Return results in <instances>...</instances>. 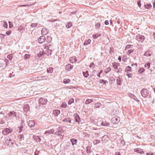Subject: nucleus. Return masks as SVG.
<instances>
[{
    "label": "nucleus",
    "mask_w": 155,
    "mask_h": 155,
    "mask_svg": "<svg viewBox=\"0 0 155 155\" xmlns=\"http://www.w3.org/2000/svg\"><path fill=\"white\" fill-rule=\"evenodd\" d=\"M45 38L44 36H42L39 37L38 39V42L40 43H44L45 41Z\"/></svg>",
    "instance_id": "9d476101"
},
{
    "label": "nucleus",
    "mask_w": 155,
    "mask_h": 155,
    "mask_svg": "<svg viewBox=\"0 0 155 155\" xmlns=\"http://www.w3.org/2000/svg\"><path fill=\"white\" fill-rule=\"evenodd\" d=\"M31 5L27 4V5H20L19 6V7H25V6H30Z\"/></svg>",
    "instance_id": "4d7b16f0"
},
{
    "label": "nucleus",
    "mask_w": 155,
    "mask_h": 155,
    "mask_svg": "<svg viewBox=\"0 0 155 155\" xmlns=\"http://www.w3.org/2000/svg\"><path fill=\"white\" fill-rule=\"evenodd\" d=\"M135 39L139 42H142L145 39V37L144 36L139 34L136 36Z\"/></svg>",
    "instance_id": "f03ea898"
},
{
    "label": "nucleus",
    "mask_w": 155,
    "mask_h": 155,
    "mask_svg": "<svg viewBox=\"0 0 155 155\" xmlns=\"http://www.w3.org/2000/svg\"><path fill=\"white\" fill-rule=\"evenodd\" d=\"M112 64L113 67L115 69H117L118 67L120 65L119 63L115 62L113 63Z\"/></svg>",
    "instance_id": "f8f14e48"
},
{
    "label": "nucleus",
    "mask_w": 155,
    "mask_h": 155,
    "mask_svg": "<svg viewBox=\"0 0 155 155\" xmlns=\"http://www.w3.org/2000/svg\"><path fill=\"white\" fill-rule=\"evenodd\" d=\"M111 70V68L110 67H109L108 68H106L104 70V72L106 74L108 73Z\"/></svg>",
    "instance_id": "c85d7f7f"
},
{
    "label": "nucleus",
    "mask_w": 155,
    "mask_h": 155,
    "mask_svg": "<svg viewBox=\"0 0 155 155\" xmlns=\"http://www.w3.org/2000/svg\"><path fill=\"white\" fill-rule=\"evenodd\" d=\"M24 110L25 112H27L29 111V107L28 104L24 105L23 107Z\"/></svg>",
    "instance_id": "4468645a"
},
{
    "label": "nucleus",
    "mask_w": 155,
    "mask_h": 155,
    "mask_svg": "<svg viewBox=\"0 0 155 155\" xmlns=\"http://www.w3.org/2000/svg\"><path fill=\"white\" fill-rule=\"evenodd\" d=\"M145 69L143 68H140L139 70H138V73L140 74H142L143 73Z\"/></svg>",
    "instance_id": "473e14b6"
},
{
    "label": "nucleus",
    "mask_w": 155,
    "mask_h": 155,
    "mask_svg": "<svg viewBox=\"0 0 155 155\" xmlns=\"http://www.w3.org/2000/svg\"><path fill=\"white\" fill-rule=\"evenodd\" d=\"M101 124L103 126H108V124L106 123V122H102L101 123Z\"/></svg>",
    "instance_id": "de8ad7c7"
},
{
    "label": "nucleus",
    "mask_w": 155,
    "mask_h": 155,
    "mask_svg": "<svg viewBox=\"0 0 155 155\" xmlns=\"http://www.w3.org/2000/svg\"><path fill=\"white\" fill-rule=\"evenodd\" d=\"M18 137L20 140H21L22 138H24V136L23 134H21L19 135Z\"/></svg>",
    "instance_id": "8fccbe9b"
},
{
    "label": "nucleus",
    "mask_w": 155,
    "mask_h": 155,
    "mask_svg": "<svg viewBox=\"0 0 155 155\" xmlns=\"http://www.w3.org/2000/svg\"><path fill=\"white\" fill-rule=\"evenodd\" d=\"M104 23L106 25H108L109 24V21L108 20H106L105 21Z\"/></svg>",
    "instance_id": "e2e57ef3"
},
{
    "label": "nucleus",
    "mask_w": 155,
    "mask_h": 155,
    "mask_svg": "<svg viewBox=\"0 0 155 155\" xmlns=\"http://www.w3.org/2000/svg\"><path fill=\"white\" fill-rule=\"evenodd\" d=\"M8 115L11 119H12L16 117V114L14 111H12L9 113Z\"/></svg>",
    "instance_id": "7ed1b4c3"
},
{
    "label": "nucleus",
    "mask_w": 155,
    "mask_h": 155,
    "mask_svg": "<svg viewBox=\"0 0 155 155\" xmlns=\"http://www.w3.org/2000/svg\"><path fill=\"white\" fill-rule=\"evenodd\" d=\"M125 71H127V72H130L132 71L131 68L129 66H127L125 69Z\"/></svg>",
    "instance_id": "c756f323"
},
{
    "label": "nucleus",
    "mask_w": 155,
    "mask_h": 155,
    "mask_svg": "<svg viewBox=\"0 0 155 155\" xmlns=\"http://www.w3.org/2000/svg\"><path fill=\"white\" fill-rule=\"evenodd\" d=\"M137 5L139 7H140L141 6V4H140V1L138 0L137 1Z\"/></svg>",
    "instance_id": "13d9d810"
},
{
    "label": "nucleus",
    "mask_w": 155,
    "mask_h": 155,
    "mask_svg": "<svg viewBox=\"0 0 155 155\" xmlns=\"http://www.w3.org/2000/svg\"><path fill=\"white\" fill-rule=\"evenodd\" d=\"M101 35V34L100 33L94 34L93 35V37L95 39L100 36Z\"/></svg>",
    "instance_id": "cd10ccee"
},
{
    "label": "nucleus",
    "mask_w": 155,
    "mask_h": 155,
    "mask_svg": "<svg viewBox=\"0 0 155 155\" xmlns=\"http://www.w3.org/2000/svg\"><path fill=\"white\" fill-rule=\"evenodd\" d=\"M150 63H146L144 65V67L145 68L148 69L150 68Z\"/></svg>",
    "instance_id": "4c0bfd02"
},
{
    "label": "nucleus",
    "mask_w": 155,
    "mask_h": 155,
    "mask_svg": "<svg viewBox=\"0 0 155 155\" xmlns=\"http://www.w3.org/2000/svg\"><path fill=\"white\" fill-rule=\"evenodd\" d=\"M12 130L11 128H6L4 129L2 131V134L5 135L11 133L12 131Z\"/></svg>",
    "instance_id": "20e7f679"
},
{
    "label": "nucleus",
    "mask_w": 155,
    "mask_h": 155,
    "mask_svg": "<svg viewBox=\"0 0 155 155\" xmlns=\"http://www.w3.org/2000/svg\"><path fill=\"white\" fill-rule=\"evenodd\" d=\"M64 131L62 129V128L61 127H58V130L54 133L55 135H57L58 136L61 135V134Z\"/></svg>",
    "instance_id": "423d86ee"
},
{
    "label": "nucleus",
    "mask_w": 155,
    "mask_h": 155,
    "mask_svg": "<svg viewBox=\"0 0 155 155\" xmlns=\"http://www.w3.org/2000/svg\"><path fill=\"white\" fill-rule=\"evenodd\" d=\"M153 155V153H150V152H149V153H147L146 155Z\"/></svg>",
    "instance_id": "69168bd1"
},
{
    "label": "nucleus",
    "mask_w": 155,
    "mask_h": 155,
    "mask_svg": "<svg viewBox=\"0 0 155 155\" xmlns=\"http://www.w3.org/2000/svg\"><path fill=\"white\" fill-rule=\"evenodd\" d=\"M8 23H9V28H12V26L11 25L12 22H10V21H9Z\"/></svg>",
    "instance_id": "680f3d73"
},
{
    "label": "nucleus",
    "mask_w": 155,
    "mask_h": 155,
    "mask_svg": "<svg viewBox=\"0 0 155 155\" xmlns=\"http://www.w3.org/2000/svg\"><path fill=\"white\" fill-rule=\"evenodd\" d=\"M117 84L118 85H121V80L120 79V78H119L118 79H117Z\"/></svg>",
    "instance_id": "79ce46f5"
},
{
    "label": "nucleus",
    "mask_w": 155,
    "mask_h": 155,
    "mask_svg": "<svg viewBox=\"0 0 155 155\" xmlns=\"http://www.w3.org/2000/svg\"><path fill=\"white\" fill-rule=\"evenodd\" d=\"M141 94L143 97L146 98L149 95V91L147 89H143L141 91Z\"/></svg>",
    "instance_id": "f257e3e1"
},
{
    "label": "nucleus",
    "mask_w": 155,
    "mask_h": 155,
    "mask_svg": "<svg viewBox=\"0 0 155 155\" xmlns=\"http://www.w3.org/2000/svg\"><path fill=\"white\" fill-rule=\"evenodd\" d=\"M1 25L5 28H7L8 26V24L7 22L3 21L1 22Z\"/></svg>",
    "instance_id": "a211bd4d"
},
{
    "label": "nucleus",
    "mask_w": 155,
    "mask_h": 155,
    "mask_svg": "<svg viewBox=\"0 0 155 155\" xmlns=\"http://www.w3.org/2000/svg\"><path fill=\"white\" fill-rule=\"evenodd\" d=\"M95 26L97 28H99L100 27V23H97L96 25Z\"/></svg>",
    "instance_id": "6e6d98bb"
},
{
    "label": "nucleus",
    "mask_w": 155,
    "mask_h": 155,
    "mask_svg": "<svg viewBox=\"0 0 155 155\" xmlns=\"http://www.w3.org/2000/svg\"><path fill=\"white\" fill-rule=\"evenodd\" d=\"M47 102V100L46 99L41 98L39 100V103L40 104H45Z\"/></svg>",
    "instance_id": "6e6552de"
},
{
    "label": "nucleus",
    "mask_w": 155,
    "mask_h": 155,
    "mask_svg": "<svg viewBox=\"0 0 155 155\" xmlns=\"http://www.w3.org/2000/svg\"><path fill=\"white\" fill-rule=\"evenodd\" d=\"M152 53L150 51H147L145 52L144 55L146 56H150L152 54Z\"/></svg>",
    "instance_id": "dca6fc26"
},
{
    "label": "nucleus",
    "mask_w": 155,
    "mask_h": 155,
    "mask_svg": "<svg viewBox=\"0 0 155 155\" xmlns=\"http://www.w3.org/2000/svg\"><path fill=\"white\" fill-rule=\"evenodd\" d=\"M60 113V111L59 110H54L53 111V114L55 116H57Z\"/></svg>",
    "instance_id": "ddd939ff"
},
{
    "label": "nucleus",
    "mask_w": 155,
    "mask_h": 155,
    "mask_svg": "<svg viewBox=\"0 0 155 155\" xmlns=\"http://www.w3.org/2000/svg\"><path fill=\"white\" fill-rule=\"evenodd\" d=\"M89 147H87V153H90L91 152L90 149H89Z\"/></svg>",
    "instance_id": "052dcab7"
},
{
    "label": "nucleus",
    "mask_w": 155,
    "mask_h": 155,
    "mask_svg": "<svg viewBox=\"0 0 155 155\" xmlns=\"http://www.w3.org/2000/svg\"><path fill=\"white\" fill-rule=\"evenodd\" d=\"M39 80H46L47 79V77L46 76H41L38 78Z\"/></svg>",
    "instance_id": "a878e982"
},
{
    "label": "nucleus",
    "mask_w": 155,
    "mask_h": 155,
    "mask_svg": "<svg viewBox=\"0 0 155 155\" xmlns=\"http://www.w3.org/2000/svg\"><path fill=\"white\" fill-rule=\"evenodd\" d=\"M108 137L107 136L105 135L103 136L102 138V141L103 142H106L108 141Z\"/></svg>",
    "instance_id": "4be33fe9"
},
{
    "label": "nucleus",
    "mask_w": 155,
    "mask_h": 155,
    "mask_svg": "<svg viewBox=\"0 0 155 155\" xmlns=\"http://www.w3.org/2000/svg\"><path fill=\"white\" fill-rule=\"evenodd\" d=\"M6 61H8V60L6 59V61L5 60L3 61H2V62H1L0 63V67H3L5 64V67H6V66L7 65Z\"/></svg>",
    "instance_id": "6ab92c4d"
},
{
    "label": "nucleus",
    "mask_w": 155,
    "mask_h": 155,
    "mask_svg": "<svg viewBox=\"0 0 155 155\" xmlns=\"http://www.w3.org/2000/svg\"><path fill=\"white\" fill-rule=\"evenodd\" d=\"M33 138L36 142H39L41 140L38 136H33Z\"/></svg>",
    "instance_id": "5701e85b"
},
{
    "label": "nucleus",
    "mask_w": 155,
    "mask_h": 155,
    "mask_svg": "<svg viewBox=\"0 0 155 155\" xmlns=\"http://www.w3.org/2000/svg\"><path fill=\"white\" fill-rule=\"evenodd\" d=\"M50 131L49 133H52L54 132V130L53 129H51V130H49Z\"/></svg>",
    "instance_id": "338daca9"
},
{
    "label": "nucleus",
    "mask_w": 155,
    "mask_h": 155,
    "mask_svg": "<svg viewBox=\"0 0 155 155\" xmlns=\"http://www.w3.org/2000/svg\"><path fill=\"white\" fill-rule=\"evenodd\" d=\"M28 125L30 127H34L35 125V124L34 121L30 120L28 121Z\"/></svg>",
    "instance_id": "412c9836"
},
{
    "label": "nucleus",
    "mask_w": 155,
    "mask_h": 155,
    "mask_svg": "<svg viewBox=\"0 0 155 155\" xmlns=\"http://www.w3.org/2000/svg\"><path fill=\"white\" fill-rule=\"evenodd\" d=\"M72 25V23L71 22H68L66 25V27L67 28H69L71 27Z\"/></svg>",
    "instance_id": "2f4dec72"
},
{
    "label": "nucleus",
    "mask_w": 155,
    "mask_h": 155,
    "mask_svg": "<svg viewBox=\"0 0 155 155\" xmlns=\"http://www.w3.org/2000/svg\"><path fill=\"white\" fill-rule=\"evenodd\" d=\"M23 29V27L22 26H20L18 28V30L19 31H21Z\"/></svg>",
    "instance_id": "5fc2aeb1"
},
{
    "label": "nucleus",
    "mask_w": 155,
    "mask_h": 155,
    "mask_svg": "<svg viewBox=\"0 0 155 155\" xmlns=\"http://www.w3.org/2000/svg\"><path fill=\"white\" fill-rule=\"evenodd\" d=\"M120 121V118L118 117H113L111 120V122L113 124H117Z\"/></svg>",
    "instance_id": "39448f33"
},
{
    "label": "nucleus",
    "mask_w": 155,
    "mask_h": 155,
    "mask_svg": "<svg viewBox=\"0 0 155 155\" xmlns=\"http://www.w3.org/2000/svg\"><path fill=\"white\" fill-rule=\"evenodd\" d=\"M100 83H103L104 85H105L106 83H108V82L107 81L102 79L100 80Z\"/></svg>",
    "instance_id": "a19ab883"
},
{
    "label": "nucleus",
    "mask_w": 155,
    "mask_h": 155,
    "mask_svg": "<svg viewBox=\"0 0 155 155\" xmlns=\"http://www.w3.org/2000/svg\"><path fill=\"white\" fill-rule=\"evenodd\" d=\"M71 120L69 118H66L62 120V121L63 122H69L70 123H71Z\"/></svg>",
    "instance_id": "b1692460"
},
{
    "label": "nucleus",
    "mask_w": 155,
    "mask_h": 155,
    "mask_svg": "<svg viewBox=\"0 0 155 155\" xmlns=\"http://www.w3.org/2000/svg\"><path fill=\"white\" fill-rule=\"evenodd\" d=\"M70 82V80L67 78L64 79L63 80V82L65 84L69 83Z\"/></svg>",
    "instance_id": "7c9ffc66"
},
{
    "label": "nucleus",
    "mask_w": 155,
    "mask_h": 155,
    "mask_svg": "<svg viewBox=\"0 0 155 155\" xmlns=\"http://www.w3.org/2000/svg\"><path fill=\"white\" fill-rule=\"evenodd\" d=\"M54 68H48L47 69V72L48 73H51L53 71Z\"/></svg>",
    "instance_id": "bb28decb"
},
{
    "label": "nucleus",
    "mask_w": 155,
    "mask_h": 155,
    "mask_svg": "<svg viewBox=\"0 0 155 155\" xmlns=\"http://www.w3.org/2000/svg\"><path fill=\"white\" fill-rule=\"evenodd\" d=\"M88 71H86L85 72H83V74L85 78H87L89 75Z\"/></svg>",
    "instance_id": "72a5a7b5"
},
{
    "label": "nucleus",
    "mask_w": 155,
    "mask_h": 155,
    "mask_svg": "<svg viewBox=\"0 0 155 155\" xmlns=\"http://www.w3.org/2000/svg\"><path fill=\"white\" fill-rule=\"evenodd\" d=\"M101 106V104L100 103H97L95 104L94 107L96 108H98Z\"/></svg>",
    "instance_id": "f704fd0d"
},
{
    "label": "nucleus",
    "mask_w": 155,
    "mask_h": 155,
    "mask_svg": "<svg viewBox=\"0 0 155 155\" xmlns=\"http://www.w3.org/2000/svg\"><path fill=\"white\" fill-rule=\"evenodd\" d=\"M30 56V54H25L24 56V58L25 59H27L29 58Z\"/></svg>",
    "instance_id": "37998d69"
},
{
    "label": "nucleus",
    "mask_w": 155,
    "mask_h": 155,
    "mask_svg": "<svg viewBox=\"0 0 155 155\" xmlns=\"http://www.w3.org/2000/svg\"><path fill=\"white\" fill-rule=\"evenodd\" d=\"M71 141L72 143V144L73 145L74 144H76L77 142V140L74 139H71Z\"/></svg>",
    "instance_id": "393cba45"
},
{
    "label": "nucleus",
    "mask_w": 155,
    "mask_h": 155,
    "mask_svg": "<svg viewBox=\"0 0 155 155\" xmlns=\"http://www.w3.org/2000/svg\"><path fill=\"white\" fill-rule=\"evenodd\" d=\"M100 142V140H95L93 141V143L94 145H96Z\"/></svg>",
    "instance_id": "58836bf2"
},
{
    "label": "nucleus",
    "mask_w": 155,
    "mask_h": 155,
    "mask_svg": "<svg viewBox=\"0 0 155 155\" xmlns=\"http://www.w3.org/2000/svg\"><path fill=\"white\" fill-rule=\"evenodd\" d=\"M51 41V38L50 37H49L48 38V41H47V42H50Z\"/></svg>",
    "instance_id": "774afa93"
},
{
    "label": "nucleus",
    "mask_w": 155,
    "mask_h": 155,
    "mask_svg": "<svg viewBox=\"0 0 155 155\" xmlns=\"http://www.w3.org/2000/svg\"><path fill=\"white\" fill-rule=\"evenodd\" d=\"M91 40L90 39H89L88 40L86 41L84 43V45H87L88 44H90L91 42Z\"/></svg>",
    "instance_id": "c9c22d12"
},
{
    "label": "nucleus",
    "mask_w": 155,
    "mask_h": 155,
    "mask_svg": "<svg viewBox=\"0 0 155 155\" xmlns=\"http://www.w3.org/2000/svg\"><path fill=\"white\" fill-rule=\"evenodd\" d=\"M127 76L128 78H131L133 76V75L132 74L129 73L128 72H127Z\"/></svg>",
    "instance_id": "3c124183"
},
{
    "label": "nucleus",
    "mask_w": 155,
    "mask_h": 155,
    "mask_svg": "<svg viewBox=\"0 0 155 155\" xmlns=\"http://www.w3.org/2000/svg\"><path fill=\"white\" fill-rule=\"evenodd\" d=\"M37 26V23H32L31 25V26L32 28H34Z\"/></svg>",
    "instance_id": "603ef678"
},
{
    "label": "nucleus",
    "mask_w": 155,
    "mask_h": 155,
    "mask_svg": "<svg viewBox=\"0 0 155 155\" xmlns=\"http://www.w3.org/2000/svg\"><path fill=\"white\" fill-rule=\"evenodd\" d=\"M11 32H12V31H11L10 30H9V31H7L6 33V34L8 35H9L10 34H11Z\"/></svg>",
    "instance_id": "864d4df0"
},
{
    "label": "nucleus",
    "mask_w": 155,
    "mask_h": 155,
    "mask_svg": "<svg viewBox=\"0 0 155 155\" xmlns=\"http://www.w3.org/2000/svg\"><path fill=\"white\" fill-rule=\"evenodd\" d=\"M144 7L146 8H149L151 7V5L150 4H147L145 5Z\"/></svg>",
    "instance_id": "a18cd8bd"
},
{
    "label": "nucleus",
    "mask_w": 155,
    "mask_h": 155,
    "mask_svg": "<svg viewBox=\"0 0 155 155\" xmlns=\"http://www.w3.org/2000/svg\"><path fill=\"white\" fill-rule=\"evenodd\" d=\"M115 155H121L120 153L119 152H117L115 153Z\"/></svg>",
    "instance_id": "0e129e2a"
},
{
    "label": "nucleus",
    "mask_w": 155,
    "mask_h": 155,
    "mask_svg": "<svg viewBox=\"0 0 155 155\" xmlns=\"http://www.w3.org/2000/svg\"><path fill=\"white\" fill-rule=\"evenodd\" d=\"M42 35H46L48 33V30L46 29L43 28L42 29Z\"/></svg>",
    "instance_id": "2eb2a0df"
},
{
    "label": "nucleus",
    "mask_w": 155,
    "mask_h": 155,
    "mask_svg": "<svg viewBox=\"0 0 155 155\" xmlns=\"http://www.w3.org/2000/svg\"><path fill=\"white\" fill-rule=\"evenodd\" d=\"M74 102V99L73 98H71L68 101V104H71Z\"/></svg>",
    "instance_id": "ea45409f"
},
{
    "label": "nucleus",
    "mask_w": 155,
    "mask_h": 155,
    "mask_svg": "<svg viewBox=\"0 0 155 155\" xmlns=\"http://www.w3.org/2000/svg\"><path fill=\"white\" fill-rule=\"evenodd\" d=\"M20 127V130L19 131V132L20 133L22 131L23 127L21 126Z\"/></svg>",
    "instance_id": "bf43d9fd"
},
{
    "label": "nucleus",
    "mask_w": 155,
    "mask_h": 155,
    "mask_svg": "<svg viewBox=\"0 0 155 155\" xmlns=\"http://www.w3.org/2000/svg\"><path fill=\"white\" fill-rule=\"evenodd\" d=\"M93 101V100L92 99H87L85 101V104H88L91 103Z\"/></svg>",
    "instance_id": "e433bc0d"
},
{
    "label": "nucleus",
    "mask_w": 155,
    "mask_h": 155,
    "mask_svg": "<svg viewBox=\"0 0 155 155\" xmlns=\"http://www.w3.org/2000/svg\"><path fill=\"white\" fill-rule=\"evenodd\" d=\"M132 45H127L125 47V49L126 50L127 49L132 48Z\"/></svg>",
    "instance_id": "09e8293b"
},
{
    "label": "nucleus",
    "mask_w": 155,
    "mask_h": 155,
    "mask_svg": "<svg viewBox=\"0 0 155 155\" xmlns=\"http://www.w3.org/2000/svg\"><path fill=\"white\" fill-rule=\"evenodd\" d=\"M5 143L9 146H12L13 144V141L10 138H7L5 141Z\"/></svg>",
    "instance_id": "0eeeda50"
},
{
    "label": "nucleus",
    "mask_w": 155,
    "mask_h": 155,
    "mask_svg": "<svg viewBox=\"0 0 155 155\" xmlns=\"http://www.w3.org/2000/svg\"><path fill=\"white\" fill-rule=\"evenodd\" d=\"M74 119L76 122H78L79 123L81 122L80 118L79 115L77 114H75L74 115Z\"/></svg>",
    "instance_id": "1a4fd4ad"
},
{
    "label": "nucleus",
    "mask_w": 155,
    "mask_h": 155,
    "mask_svg": "<svg viewBox=\"0 0 155 155\" xmlns=\"http://www.w3.org/2000/svg\"><path fill=\"white\" fill-rule=\"evenodd\" d=\"M73 68V66L70 64H67L65 67V69L68 71H70Z\"/></svg>",
    "instance_id": "9b49d317"
},
{
    "label": "nucleus",
    "mask_w": 155,
    "mask_h": 155,
    "mask_svg": "<svg viewBox=\"0 0 155 155\" xmlns=\"http://www.w3.org/2000/svg\"><path fill=\"white\" fill-rule=\"evenodd\" d=\"M13 57V55L12 54H10L9 55H8L7 56V58L9 60H11L12 58Z\"/></svg>",
    "instance_id": "c03bdc74"
},
{
    "label": "nucleus",
    "mask_w": 155,
    "mask_h": 155,
    "mask_svg": "<svg viewBox=\"0 0 155 155\" xmlns=\"http://www.w3.org/2000/svg\"><path fill=\"white\" fill-rule=\"evenodd\" d=\"M134 151L135 152H137V153H144V152L143 151V150L140 148H137L135 149L134 150Z\"/></svg>",
    "instance_id": "aec40b11"
},
{
    "label": "nucleus",
    "mask_w": 155,
    "mask_h": 155,
    "mask_svg": "<svg viewBox=\"0 0 155 155\" xmlns=\"http://www.w3.org/2000/svg\"><path fill=\"white\" fill-rule=\"evenodd\" d=\"M129 96L134 99L135 101H139L138 100L137 98V97L133 94H132L131 93H129Z\"/></svg>",
    "instance_id": "f3484780"
},
{
    "label": "nucleus",
    "mask_w": 155,
    "mask_h": 155,
    "mask_svg": "<svg viewBox=\"0 0 155 155\" xmlns=\"http://www.w3.org/2000/svg\"><path fill=\"white\" fill-rule=\"evenodd\" d=\"M134 51L133 49H130L128 50L127 51V54L128 55H130L131 53H132Z\"/></svg>",
    "instance_id": "49530a36"
}]
</instances>
